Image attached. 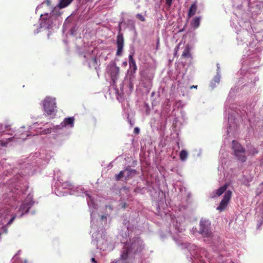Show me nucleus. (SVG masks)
Returning a JSON list of instances; mask_svg holds the SVG:
<instances>
[{"label":"nucleus","instance_id":"obj_13","mask_svg":"<svg viewBox=\"0 0 263 263\" xmlns=\"http://www.w3.org/2000/svg\"><path fill=\"white\" fill-rule=\"evenodd\" d=\"M191 48L189 45H187L185 46V48L182 52L181 55L182 58H189L191 57Z\"/></svg>","mask_w":263,"mask_h":263},{"label":"nucleus","instance_id":"obj_14","mask_svg":"<svg viewBox=\"0 0 263 263\" xmlns=\"http://www.w3.org/2000/svg\"><path fill=\"white\" fill-rule=\"evenodd\" d=\"M197 9V5H196V3H194V4H193L191 5V6L190 8V9H189V11L188 12V14H187L188 17L190 18L192 16H193L196 13Z\"/></svg>","mask_w":263,"mask_h":263},{"label":"nucleus","instance_id":"obj_31","mask_svg":"<svg viewBox=\"0 0 263 263\" xmlns=\"http://www.w3.org/2000/svg\"><path fill=\"white\" fill-rule=\"evenodd\" d=\"M120 261H122V259H120L119 258L118 260H114V261H111L110 263H118Z\"/></svg>","mask_w":263,"mask_h":263},{"label":"nucleus","instance_id":"obj_12","mask_svg":"<svg viewBox=\"0 0 263 263\" xmlns=\"http://www.w3.org/2000/svg\"><path fill=\"white\" fill-rule=\"evenodd\" d=\"M119 236L122 237V238L120 239V241L122 243L124 244V245L125 244L126 242L128 241L127 238H128L129 239V237H132V236L130 235V233L127 232H125L124 233H121L119 234Z\"/></svg>","mask_w":263,"mask_h":263},{"label":"nucleus","instance_id":"obj_38","mask_svg":"<svg viewBox=\"0 0 263 263\" xmlns=\"http://www.w3.org/2000/svg\"><path fill=\"white\" fill-rule=\"evenodd\" d=\"M263 222V220H262L260 222H259V223L258 224V227H259Z\"/></svg>","mask_w":263,"mask_h":263},{"label":"nucleus","instance_id":"obj_4","mask_svg":"<svg viewBox=\"0 0 263 263\" xmlns=\"http://www.w3.org/2000/svg\"><path fill=\"white\" fill-rule=\"evenodd\" d=\"M34 203V201L33 200V196L29 194L20 206L19 209V212L21 213L20 217H22L25 214L28 213L29 209Z\"/></svg>","mask_w":263,"mask_h":263},{"label":"nucleus","instance_id":"obj_44","mask_svg":"<svg viewBox=\"0 0 263 263\" xmlns=\"http://www.w3.org/2000/svg\"><path fill=\"white\" fill-rule=\"evenodd\" d=\"M261 184L263 185V182L261 183Z\"/></svg>","mask_w":263,"mask_h":263},{"label":"nucleus","instance_id":"obj_21","mask_svg":"<svg viewBox=\"0 0 263 263\" xmlns=\"http://www.w3.org/2000/svg\"><path fill=\"white\" fill-rule=\"evenodd\" d=\"M200 22V17H196L194 18L192 22V26L195 28H197L199 26Z\"/></svg>","mask_w":263,"mask_h":263},{"label":"nucleus","instance_id":"obj_15","mask_svg":"<svg viewBox=\"0 0 263 263\" xmlns=\"http://www.w3.org/2000/svg\"><path fill=\"white\" fill-rule=\"evenodd\" d=\"M125 174V179H127L136 175L137 173V171L134 169L126 168L124 170Z\"/></svg>","mask_w":263,"mask_h":263},{"label":"nucleus","instance_id":"obj_9","mask_svg":"<svg viewBox=\"0 0 263 263\" xmlns=\"http://www.w3.org/2000/svg\"><path fill=\"white\" fill-rule=\"evenodd\" d=\"M229 186V184L225 183L223 186L220 187L217 190H215L212 192L210 195L211 198H215L216 197L221 196L224 192H226L227 188Z\"/></svg>","mask_w":263,"mask_h":263},{"label":"nucleus","instance_id":"obj_42","mask_svg":"<svg viewBox=\"0 0 263 263\" xmlns=\"http://www.w3.org/2000/svg\"><path fill=\"white\" fill-rule=\"evenodd\" d=\"M146 190H148V191H151V190H150V189H146Z\"/></svg>","mask_w":263,"mask_h":263},{"label":"nucleus","instance_id":"obj_5","mask_svg":"<svg viewBox=\"0 0 263 263\" xmlns=\"http://www.w3.org/2000/svg\"><path fill=\"white\" fill-rule=\"evenodd\" d=\"M43 106L45 111L48 115L52 114L57 107L55 99L49 97H46L43 101Z\"/></svg>","mask_w":263,"mask_h":263},{"label":"nucleus","instance_id":"obj_35","mask_svg":"<svg viewBox=\"0 0 263 263\" xmlns=\"http://www.w3.org/2000/svg\"><path fill=\"white\" fill-rule=\"evenodd\" d=\"M180 44H179L175 48V54L177 53L178 49H179V46L180 45Z\"/></svg>","mask_w":263,"mask_h":263},{"label":"nucleus","instance_id":"obj_1","mask_svg":"<svg viewBox=\"0 0 263 263\" xmlns=\"http://www.w3.org/2000/svg\"><path fill=\"white\" fill-rule=\"evenodd\" d=\"M145 243L143 240L138 235L129 237L128 241L123 245L121 254L120 259L125 261L129 259H134L136 256H140L144 250Z\"/></svg>","mask_w":263,"mask_h":263},{"label":"nucleus","instance_id":"obj_20","mask_svg":"<svg viewBox=\"0 0 263 263\" xmlns=\"http://www.w3.org/2000/svg\"><path fill=\"white\" fill-rule=\"evenodd\" d=\"M188 156V153L186 150L183 149L181 151L179 154V158L181 161H185L186 160Z\"/></svg>","mask_w":263,"mask_h":263},{"label":"nucleus","instance_id":"obj_2","mask_svg":"<svg viewBox=\"0 0 263 263\" xmlns=\"http://www.w3.org/2000/svg\"><path fill=\"white\" fill-rule=\"evenodd\" d=\"M211 222L208 219L201 218L199 222V233L203 237L211 239L213 237L211 231Z\"/></svg>","mask_w":263,"mask_h":263},{"label":"nucleus","instance_id":"obj_17","mask_svg":"<svg viewBox=\"0 0 263 263\" xmlns=\"http://www.w3.org/2000/svg\"><path fill=\"white\" fill-rule=\"evenodd\" d=\"M74 118L73 117H69L65 118L63 121L64 126L70 125L73 127L74 124Z\"/></svg>","mask_w":263,"mask_h":263},{"label":"nucleus","instance_id":"obj_22","mask_svg":"<svg viewBox=\"0 0 263 263\" xmlns=\"http://www.w3.org/2000/svg\"><path fill=\"white\" fill-rule=\"evenodd\" d=\"M60 183H61L62 186L65 189H72L73 187L72 183L69 181H63L62 182H60Z\"/></svg>","mask_w":263,"mask_h":263},{"label":"nucleus","instance_id":"obj_32","mask_svg":"<svg viewBox=\"0 0 263 263\" xmlns=\"http://www.w3.org/2000/svg\"><path fill=\"white\" fill-rule=\"evenodd\" d=\"M120 261H122V259H120L119 258L118 260H114V261H111L110 263H118Z\"/></svg>","mask_w":263,"mask_h":263},{"label":"nucleus","instance_id":"obj_23","mask_svg":"<svg viewBox=\"0 0 263 263\" xmlns=\"http://www.w3.org/2000/svg\"><path fill=\"white\" fill-rule=\"evenodd\" d=\"M123 177H124L125 178V174L124 170L120 171L118 174L116 175V176H115L116 180L119 181Z\"/></svg>","mask_w":263,"mask_h":263},{"label":"nucleus","instance_id":"obj_37","mask_svg":"<svg viewBox=\"0 0 263 263\" xmlns=\"http://www.w3.org/2000/svg\"><path fill=\"white\" fill-rule=\"evenodd\" d=\"M197 88V85H192L190 87V89Z\"/></svg>","mask_w":263,"mask_h":263},{"label":"nucleus","instance_id":"obj_41","mask_svg":"<svg viewBox=\"0 0 263 263\" xmlns=\"http://www.w3.org/2000/svg\"><path fill=\"white\" fill-rule=\"evenodd\" d=\"M9 127V126H7V125H6V126H5L6 128H8Z\"/></svg>","mask_w":263,"mask_h":263},{"label":"nucleus","instance_id":"obj_34","mask_svg":"<svg viewBox=\"0 0 263 263\" xmlns=\"http://www.w3.org/2000/svg\"><path fill=\"white\" fill-rule=\"evenodd\" d=\"M91 243L97 247V246H98L97 241H96V240H95V239L92 240Z\"/></svg>","mask_w":263,"mask_h":263},{"label":"nucleus","instance_id":"obj_25","mask_svg":"<svg viewBox=\"0 0 263 263\" xmlns=\"http://www.w3.org/2000/svg\"><path fill=\"white\" fill-rule=\"evenodd\" d=\"M136 17L140 21H141V22H145V17L141 14L140 13H138L136 15Z\"/></svg>","mask_w":263,"mask_h":263},{"label":"nucleus","instance_id":"obj_7","mask_svg":"<svg viewBox=\"0 0 263 263\" xmlns=\"http://www.w3.org/2000/svg\"><path fill=\"white\" fill-rule=\"evenodd\" d=\"M117 51L116 55L121 56L122 54L123 46H124V37L123 34L119 32L117 37Z\"/></svg>","mask_w":263,"mask_h":263},{"label":"nucleus","instance_id":"obj_40","mask_svg":"<svg viewBox=\"0 0 263 263\" xmlns=\"http://www.w3.org/2000/svg\"><path fill=\"white\" fill-rule=\"evenodd\" d=\"M92 60H93V62L94 63H97V59H96V58H93Z\"/></svg>","mask_w":263,"mask_h":263},{"label":"nucleus","instance_id":"obj_8","mask_svg":"<svg viewBox=\"0 0 263 263\" xmlns=\"http://www.w3.org/2000/svg\"><path fill=\"white\" fill-rule=\"evenodd\" d=\"M119 71V67H117L115 64L110 66L109 67V71L114 83H115L116 81L118 79Z\"/></svg>","mask_w":263,"mask_h":263},{"label":"nucleus","instance_id":"obj_10","mask_svg":"<svg viewBox=\"0 0 263 263\" xmlns=\"http://www.w3.org/2000/svg\"><path fill=\"white\" fill-rule=\"evenodd\" d=\"M129 67L131 70V72L133 73H135L136 70H137V67L136 65V62L133 58V53H132L129 55Z\"/></svg>","mask_w":263,"mask_h":263},{"label":"nucleus","instance_id":"obj_28","mask_svg":"<svg viewBox=\"0 0 263 263\" xmlns=\"http://www.w3.org/2000/svg\"><path fill=\"white\" fill-rule=\"evenodd\" d=\"M166 4L168 6V7L170 8L172 4V0H166Z\"/></svg>","mask_w":263,"mask_h":263},{"label":"nucleus","instance_id":"obj_39","mask_svg":"<svg viewBox=\"0 0 263 263\" xmlns=\"http://www.w3.org/2000/svg\"><path fill=\"white\" fill-rule=\"evenodd\" d=\"M127 62H124L123 63V65L125 66H126L127 65Z\"/></svg>","mask_w":263,"mask_h":263},{"label":"nucleus","instance_id":"obj_26","mask_svg":"<svg viewBox=\"0 0 263 263\" xmlns=\"http://www.w3.org/2000/svg\"><path fill=\"white\" fill-rule=\"evenodd\" d=\"M16 216H12L11 219L8 221L7 223V226H10L14 221V220L15 219Z\"/></svg>","mask_w":263,"mask_h":263},{"label":"nucleus","instance_id":"obj_29","mask_svg":"<svg viewBox=\"0 0 263 263\" xmlns=\"http://www.w3.org/2000/svg\"><path fill=\"white\" fill-rule=\"evenodd\" d=\"M134 132L135 134L138 135L140 133V129L136 127L134 128Z\"/></svg>","mask_w":263,"mask_h":263},{"label":"nucleus","instance_id":"obj_11","mask_svg":"<svg viewBox=\"0 0 263 263\" xmlns=\"http://www.w3.org/2000/svg\"><path fill=\"white\" fill-rule=\"evenodd\" d=\"M123 224L126 226L127 231L130 233L132 236V234L133 232L137 230V227L133 224H131L128 220H124Z\"/></svg>","mask_w":263,"mask_h":263},{"label":"nucleus","instance_id":"obj_24","mask_svg":"<svg viewBox=\"0 0 263 263\" xmlns=\"http://www.w3.org/2000/svg\"><path fill=\"white\" fill-rule=\"evenodd\" d=\"M14 137L8 138L7 141L1 140L0 141V145L2 146H7V144L9 142L12 141Z\"/></svg>","mask_w":263,"mask_h":263},{"label":"nucleus","instance_id":"obj_18","mask_svg":"<svg viewBox=\"0 0 263 263\" xmlns=\"http://www.w3.org/2000/svg\"><path fill=\"white\" fill-rule=\"evenodd\" d=\"M247 152L249 155L254 156L258 153V151L253 146H247Z\"/></svg>","mask_w":263,"mask_h":263},{"label":"nucleus","instance_id":"obj_6","mask_svg":"<svg viewBox=\"0 0 263 263\" xmlns=\"http://www.w3.org/2000/svg\"><path fill=\"white\" fill-rule=\"evenodd\" d=\"M232 196V192L230 190L224 193V196L220 201L219 205L217 207L216 209L220 212H222L225 210Z\"/></svg>","mask_w":263,"mask_h":263},{"label":"nucleus","instance_id":"obj_30","mask_svg":"<svg viewBox=\"0 0 263 263\" xmlns=\"http://www.w3.org/2000/svg\"><path fill=\"white\" fill-rule=\"evenodd\" d=\"M101 219L102 220H104V221H107V217H106V216L102 215V216H101Z\"/></svg>","mask_w":263,"mask_h":263},{"label":"nucleus","instance_id":"obj_33","mask_svg":"<svg viewBox=\"0 0 263 263\" xmlns=\"http://www.w3.org/2000/svg\"><path fill=\"white\" fill-rule=\"evenodd\" d=\"M145 187H143L142 189L140 188L139 187H136V190L137 191L141 192L142 190H144Z\"/></svg>","mask_w":263,"mask_h":263},{"label":"nucleus","instance_id":"obj_27","mask_svg":"<svg viewBox=\"0 0 263 263\" xmlns=\"http://www.w3.org/2000/svg\"><path fill=\"white\" fill-rule=\"evenodd\" d=\"M7 226H7V224H6L5 226H4L2 228V230L3 233H6L7 232Z\"/></svg>","mask_w":263,"mask_h":263},{"label":"nucleus","instance_id":"obj_19","mask_svg":"<svg viewBox=\"0 0 263 263\" xmlns=\"http://www.w3.org/2000/svg\"><path fill=\"white\" fill-rule=\"evenodd\" d=\"M73 0H61L59 5L60 8H63L68 6Z\"/></svg>","mask_w":263,"mask_h":263},{"label":"nucleus","instance_id":"obj_3","mask_svg":"<svg viewBox=\"0 0 263 263\" xmlns=\"http://www.w3.org/2000/svg\"><path fill=\"white\" fill-rule=\"evenodd\" d=\"M232 149L234 156L238 160L244 162L247 160L245 148L237 141L233 140Z\"/></svg>","mask_w":263,"mask_h":263},{"label":"nucleus","instance_id":"obj_36","mask_svg":"<svg viewBox=\"0 0 263 263\" xmlns=\"http://www.w3.org/2000/svg\"><path fill=\"white\" fill-rule=\"evenodd\" d=\"M91 261L92 262H94V263H96L97 262V261H96V259L95 258H93V257L91 258Z\"/></svg>","mask_w":263,"mask_h":263},{"label":"nucleus","instance_id":"obj_16","mask_svg":"<svg viewBox=\"0 0 263 263\" xmlns=\"http://www.w3.org/2000/svg\"><path fill=\"white\" fill-rule=\"evenodd\" d=\"M85 194L88 197L87 201L88 206L89 207L91 206L94 209H96L97 205L95 203L94 201H93L92 197L89 194L86 193Z\"/></svg>","mask_w":263,"mask_h":263},{"label":"nucleus","instance_id":"obj_43","mask_svg":"<svg viewBox=\"0 0 263 263\" xmlns=\"http://www.w3.org/2000/svg\"><path fill=\"white\" fill-rule=\"evenodd\" d=\"M49 131L50 132V130L49 129H48V132L49 133Z\"/></svg>","mask_w":263,"mask_h":263}]
</instances>
